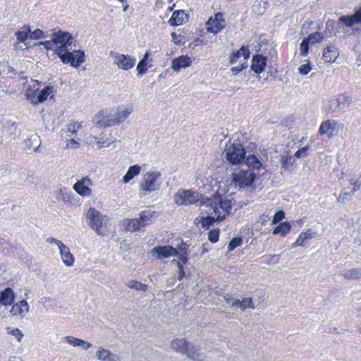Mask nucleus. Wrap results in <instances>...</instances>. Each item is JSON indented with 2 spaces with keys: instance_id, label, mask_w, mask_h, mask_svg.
<instances>
[{
  "instance_id": "603ef678",
  "label": "nucleus",
  "mask_w": 361,
  "mask_h": 361,
  "mask_svg": "<svg viewBox=\"0 0 361 361\" xmlns=\"http://www.w3.org/2000/svg\"><path fill=\"white\" fill-rule=\"evenodd\" d=\"M93 139H94V142L98 145L99 148L107 147L110 145L109 142H107L106 141L104 140L102 138L99 139L96 137H94Z\"/></svg>"
},
{
  "instance_id": "423d86ee",
  "label": "nucleus",
  "mask_w": 361,
  "mask_h": 361,
  "mask_svg": "<svg viewBox=\"0 0 361 361\" xmlns=\"http://www.w3.org/2000/svg\"><path fill=\"white\" fill-rule=\"evenodd\" d=\"M171 348L195 361H203L205 357L199 345H193L185 338L173 339L171 343Z\"/></svg>"
},
{
  "instance_id": "0e129e2a",
  "label": "nucleus",
  "mask_w": 361,
  "mask_h": 361,
  "mask_svg": "<svg viewBox=\"0 0 361 361\" xmlns=\"http://www.w3.org/2000/svg\"><path fill=\"white\" fill-rule=\"evenodd\" d=\"M32 140H33V139H32V137H30L27 138V139L25 140V143H26V145H31V143H32Z\"/></svg>"
},
{
  "instance_id": "7ed1b4c3",
  "label": "nucleus",
  "mask_w": 361,
  "mask_h": 361,
  "mask_svg": "<svg viewBox=\"0 0 361 361\" xmlns=\"http://www.w3.org/2000/svg\"><path fill=\"white\" fill-rule=\"evenodd\" d=\"M133 109L132 104H127L118 106L114 111H101L94 117V123L99 128L120 125L129 117Z\"/></svg>"
},
{
  "instance_id": "ea45409f",
  "label": "nucleus",
  "mask_w": 361,
  "mask_h": 361,
  "mask_svg": "<svg viewBox=\"0 0 361 361\" xmlns=\"http://www.w3.org/2000/svg\"><path fill=\"white\" fill-rule=\"evenodd\" d=\"M339 22L343 23L348 27H352L355 24H357L353 15L343 16L339 18Z\"/></svg>"
},
{
  "instance_id": "bf43d9fd",
  "label": "nucleus",
  "mask_w": 361,
  "mask_h": 361,
  "mask_svg": "<svg viewBox=\"0 0 361 361\" xmlns=\"http://www.w3.org/2000/svg\"><path fill=\"white\" fill-rule=\"evenodd\" d=\"M178 267L179 269L178 280H181L184 276L183 267L180 262H178Z\"/></svg>"
},
{
  "instance_id": "f3484780",
  "label": "nucleus",
  "mask_w": 361,
  "mask_h": 361,
  "mask_svg": "<svg viewBox=\"0 0 361 361\" xmlns=\"http://www.w3.org/2000/svg\"><path fill=\"white\" fill-rule=\"evenodd\" d=\"M151 252L157 259L167 258L179 255L177 249L171 245L154 247Z\"/></svg>"
},
{
  "instance_id": "20e7f679",
  "label": "nucleus",
  "mask_w": 361,
  "mask_h": 361,
  "mask_svg": "<svg viewBox=\"0 0 361 361\" xmlns=\"http://www.w3.org/2000/svg\"><path fill=\"white\" fill-rule=\"evenodd\" d=\"M207 209V214H215L217 220H224L230 213L232 207L231 201L228 199H223L221 197H214L207 200L205 202H202Z\"/></svg>"
},
{
  "instance_id": "473e14b6",
  "label": "nucleus",
  "mask_w": 361,
  "mask_h": 361,
  "mask_svg": "<svg viewBox=\"0 0 361 361\" xmlns=\"http://www.w3.org/2000/svg\"><path fill=\"white\" fill-rule=\"evenodd\" d=\"M291 229V225L288 222L280 223L272 231L274 235H280L283 237L288 234Z\"/></svg>"
},
{
  "instance_id": "f704fd0d",
  "label": "nucleus",
  "mask_w": 361,
  "mask_h": 361,
  "mask_svg": "<svg viewBox=\"0 0 361 361\" xmlns=\"http://www.w3.org/2000/svg\"><path fill=\"white\" fill-rule=\"evenodd\" d=\"M217 220V216L215 214H207L206 216H202L200 221L202 228L208 229L215 221H220Z\"/></svg>"
},
{
  "instance_id": "4c0bfd02",
  "label": "nucleus",
  "mask_w": 361,
  "mask_h": 361,
  "mask_svg": "<svg viewBox=\"0 0 361 361\" xmlns=\"http://www.w3.org/2000/svg\"><path fill=\"white\" fill-rule=\"evenodd\" d=\"M126 285L128 288L146 292L148 290V286L146 284L142 283L136 280L129 281Z\"/></svg>"
},
{
  "instance_id": "c756f323",
  "label": "nucleus",
  "mask_w": 361,
  "mask_h": 361,
  "mask_svg": "<svg viewBox=\"0 0 361 361\" xmlns=\"http://www.w3.org/2000/svg\"><path fill=\"white\" fill-rule=\"evenodd\" d=\"M188 245L183 240H180L175 247L179 253L177 256L183 264H185L188 261Z\"/></svg>"
},
{
  "instance_id": "c03bdc74",
  "label": "nucleus",
  "mask_w": 361,
  "mask_h": 361,
  "mask_svg": "<svg viewBox=\"0 0 361 361\" xmlns=\"http://www.w3.org/2000/svg\"><path fill=\"white\" fill-rule=\"evenodd\" d=\"M309 44H310L305 38L300 44V54L302 56H306L309 50Z\"/></svg>"
},
{
  "instance_id": "79ce46f5",
  "label": "nucleus",
  "mask_w": 361,
  "mask_h": 361,
  "mask_svg": "<svg viewBox=\"0 0 361 361\" xmlns=\"http://www.w3.org/2000/svg\"><path fill=\"white\" fill-rule=\"evenodd\" d=\"M80 128V124L78 122L70 123L69 125H68L66 130V135L68 137L72 136L73 135L77 133Z\"/></svg>"
},
{
  "instance_id": "864d4df0",
  "label": "nucleus",
  "mask_w": 361,
  "mask_h": 361,
  "mask_svg": "<svg viewBox=\"0 0 361 361\" xmlns=\"http://www.w3.org/2000/svg\"><path fill=\"white\" fill-rule=\"evenodd\" d=\"M310 66L309 63L301 65L298 68V72L302 75H306L310 71Z\"/></svg>"
},
{
  "instance_id": "58836bf2",
  "label": "nucleus",
  "mask_w": 361,
  "mask_h": 361,
  "mask_svg": "<svg viewBox=\"0 0 361 361\" xmlns=\"http://www.w3.org/2000/svg\"><path fill=\"white\" fill-rule=\"evenodd\" d=\"M343 276L346 279L349 280L359 279L361 278V269H353L348 270L345 271Z\"/></svg>"
},
{
  "instance_id": "ddd939ff",
  "label": "nucleus",
  "mask_w": 361,
  "mask_h": 361,
  "mask_svg": "<svg viewBox=\"0 0 361 361\" xmlns=\"http://www.w3.org/2000/svg\"><path fill=\"white\" fill-rule=\"evenodd\" d=\"M54 97V87L51 86H46L43 88L37 97L32 94L30 92L27 94V100L33 105H37L47 100L49 98L51 99Z\"/></svg>"
},
{
  "instance_id": "a211bd4d",
  "label": "nucleus",
  "mask_w": 361,
  "mask_h": 361,
  "mask_svg": "<svg viewBox=\"0 0 361 361\" xmlns=\"http://www.w3.org/2000/svg\"><path fill=\"white\" fill-rule=\"evenodd\" d=\"M352 102L351 98L345 94L339 95L337 98L330 100L332 111H345Z\"/></svg>"
},
{
  "instance_id": "7c9ffc66",
  "label": "nucleus",
  "mask_w": 361,
  "mask_h": 361,
  "mask_svg": "<svg viewBox=\"0 0 361 361\" xmlns=\"http://www.w3.org/2000/svg\"><path fill=\"white\" fill-rule=\"evenodd\" d=\"M233 302V307L239 308L242 311H244L247 308H255L252 299L251 298H244L242 300L238 299V300L234 301Z\"/></svg>"
},
{
  "instance_id": "0eeeda50",
  "label": "nucleus",
  "mask_w": 361,
  "mask_h": 361,
  "mask_svg": "<svg viewBox=\"0 0 361 361\" xmlns=\"http://www.w3.org/2000/svg\"><path fill=\"white\" fill-rule=\"evenodd\" d=\"M224 157L232 165L239 164L242 161H245V150L238 140L231 142L228 140L225 146Z\"/></svg>"
},
{
  "instance_id": "69168bd1",
  "label": "nucleus",
  "mask_w": 361,
  "mask_h": 361,
  "mask_svg": "<svg viewBox=\"0 0 361 361\" xmlns=\"http://www.w3.org/2000/svg\"><path fill=\"white\" fill-rule=\"evenodd\" d=\"M271 259H272L273 260L276 261V262H278V261H279V256H278V255H273V256L271 257Z\"/></svg>"
},
{
  "instance_id": "6ab92c4d",
  "label": "nucleus",
  "mask_w": 361,
  "mask_h": 361,
  "mask_svg": "<svg viewBox=\"0 0 361 361\" xmlns=\"http://www.w3.org/2000/svg\"><path fill=\"white\" fill-rule=\"evenodd\" d=\"M30 311V306L25 300L14 303L10 310L13 316L23 319Z\"/></svg>"
},
{
  "instance_id": "4d7b16f0",
  "label": "nucleus",
  "mask_w": 361,
  "mask_h": 361,
  "mask_svg": "<svg viewBox=\"0 0 361 361\" xmlns=\"http://www.w3.org/2000/svg\"><path fill=\"white\" fill-rule=\"evenodd\" d=\"M40 44L44 45V48H46L47 49H51L53 48V46L55 45V43L54 42L53 37H52L51 40L41 42Z\"/></svg>"
},
{
  "instance_id": "6e6d98bb",
  "label": "nucleus",
  "mask_w": 361,
  "mask_h": 361,
  "mask_svg": "<svg viewBox=\"0 0 361 361\" xmlns=\"http://www.w3.org/2000/svg\"><path fill=\"white\" fill-rule=\"evenodd\" d=\"M224 298L226 301V302L228 305H231V306L233 307V303H234L233 302L234 301H236L238 300V299H235L234 298H233L231 295L229 294H226L224 296Z\"/></svg>"
},
{
  "instance_id": "e433bc0d",
  "label": "nucleus",
  "mask_w": 361,
  "mask_h": 361,
  "mask_svg": "<svg viewBox=\"0 0 361 361\" xmlns=\"http://www.w3.org/2000/svg\"><path fill=\"white\" fill-rule=\"evenodd\" d=\"M6 331L7 334L15 337L18 343H21L24 334L19 329L7 326Z\"/></svg>"
},
{
  "instance_id": "1a4fd4ad",
  "label": "nucleus",
  "mask_w": 361,
  "mask_h": 361,
  "mask_svg": "<svg viewBox=\"0 0 361 361\" xmlns=\"http://www.w3.org/2000/svg\"><path fill=\"white\" fill-rule=\"evenodd\" d=\"M160 177L161 173L158 171H149L144 173L139 185L140 190L149 193L159 190L161 185L159 182Z\"/></svg>"
},
{
  "instance_id": "37998d69",
  "label": "nucleus",
  "mask_w": 361,
  "mask_h": 361,
  "mask_svg": "<svg viewBox=\"0 0 361 361\" xmlns=\"http://www.w3.org/2000/svg\"><path fill=\"white\" fill-rule=\"evenodd\" d=\"M39 82L37 80L32 81L26 90L25 97L27 99V94L30 92L32 94L36 96V92L39 90Z\"/></svg>"
},
{
  "instance_id": "052dcab7",
  "label": "nucleus",
  "mask_w": 361,
  "mask_h": 361,
  "mask_svg": "<svg viewBox=\"0 0 361 361\" xmlns=\"http://www.w3.org/2000/svg\"><path fill=\"white\" fill-rule=\"evenodd\" d=\"M305 153H306V147H302V149L298 150L295 153V157L297 158H300V157L304 156Z\"/></svg>"
},
{
  "instance_id": "9d476101",
  "label": "nucleus",
  "mask_w": 361,
  "mask_h": 361,
  "mask_svg": "<svg viewBox=\"0 0 361 361\" xmlns=\"http://www.w3.org/2000/svg\"><path fill=\"white\" fill-rule=\"evenodd\" d=\"M155 212L152 210H145L140 212V217L128 220L126 228V230L134 232L144 228L145 226L151 224L152 218Z\"/></svg>"
},
{
  "instance_id": "3c124183",
  "label": "nucleus",
  "mask_w": 361,
  "mask_h": 361,
  "mask_svg": "<svg viewBox=\"0 0 361 361\" xmlns=\"http://www.w3.org/2000/svg\"><path fill=\"white\" fill-rule=\"evenodd\" d=\"M29 34H30V38L32 39H38L43 37V32H42V30H41L39 29H36L33 32L30 31V32Z\"/></svg>"
},
{
  "instance_id": "13d9d810",
  "label": "nucleus",
  "mask_w": 361,
  "mask_h": 361,
  "mask_svg": "<svg viewBox=\"0 0 361 361\" xmlns=\"http://www.w3.org/2000/svg\"><path fill=\"white\" fill-rule=\"evenodd\" d=\"M353 16L357 24H361V7L357 9L355 13Z\"/></svg>"
},
{
  "instance_id": "f8f14e48",
  "label": "nucleus",
  "mask_w": 361,
  "mask_h": 361,
  "mask_svg": "<svg viewBox=\"0 0 361 361\" xmlns=\"http://www.w3.org/2000/svg\"><path fill=\"white\" fill-rule=\"evenodd\" d=\"M226 23L223 14L218 13L214 17H211L206 23V28L208 32L217 34L225 27Z\"/></svg>"
},
{
  "instance_id": "6e6552de",
  "label": "nucleus",
  "mask_w": 361,
  "mask_h": 361,
  "mask_svg": "<svg viewBox=\"0 0 361 361\" xmlns=\"http://www.w3.org/2000/svg\"><path fill=\"white\" fill-rule=\"evenodd\" d=\"M200 202V208L204 207L205 202L197 191L193 190L179 189L174 196V202L178 205H190Z\"/></svg>"
},
{
  "instance_id": "de8ad7c7",
  "label": "nucleus",
  "mask_w": 361,
  "mask_h": 361,
  "mask_svg": "<svg viewBox=\"0 0 361 361\" xmlns=\"http://www.w3.org/2000/svg\"><path fill=\"white\" fill-rule=\"evenodd\" d=\"M285 214L284 212L282 210H279L275 213V214L273 216L271 224H276L279 223L280 221H281L283 219H284Z\"/></svg>"
},
{
  "instance_id": "412c9836",
  "label": "nucleus",
  "mask_w": 361,
  "mask_h": 361,
  "mask_svg": "<svg viewBox=\"0 0 361 361\" xmlns=\"http://www.w3.org/2000/svg\"><path fill=\"white\" fill-rule=\"evenodd\" d=\"M267 66V57L262 54L253 56L251 63V69L257 74L262 73Z\"/></svg>"
},
{
  "instance_id": "a878e982",
  "label": "nucleus",
  "mask_w": 361,
  "mask_h": 361,
  "mask_svg": "<svg viewBox=\"0 0 361 361\" xmlns=\"http://www.w3.org/2000/svg\"><path fill=\"white\" fill-rule=\"evenodd\" d=\"M240 56H243V62L247 61V59L250 57V50L248 47L242 46L238 51L233 52L229 57L230 63H235Z\"/></svg>"
},
{
  "instance_id": "5701e85b",
  "label": "nucleus",
  "mask_w": 361,
  "mask_h": 361,
  "mask_svg": "<svg viewBox=\"0 0 361 361\" xmlns=\"http://www.w3.org/2000/svg\"><path fill=\"white\" fill-rule=\"evenodd\" d=\"M340 55L338 48L335 45L331 44L324 50L323 58L326 63H334Z\"/></svg>"
},
{
  "instance_id": "72a5a7b5",
  "label": "nucleus",
  "mask_w": 361,
  "mask_h": 361,
  "mask_svg": "<svg viewBox=\"0 0 361 361\" xmlns=\"http://www.w3.org/2000/svg\"><path fill=\"white\" fill-rule=\"evenodd\" d=\"M149 54L148 51H146L144 54V56L142 60L138 63L136 71H137V75H142L147 71V66L149 62Z\"/></svg>"
},
{
  "instance_id": "a18cd8bd",
  "label": "nucleus",
  "mask_w": 361,
  "mask_h": 361,
  "mask_svg": "<svg viewBox=\"0 0 361 361\" xmlns=\"http://www.w3.org/2000/svg\"><path fill=\"white\" fill-rule=\"evenodd\" d=\"M242 243V239L240 238H233L228 245V249L229 251H232L237 247L240 246Z\"/></svg>"
},
{
  "instance_id": "cd10ccee",
  "label": "nucleus",
  "mask_w": 361,
  "mask_h": 361,
  "mask_svg": "<svg viewBox=\"0 0 361 361\" xmlns=\"http://www.w3.org/2000/svg\"><path fill=\"white\" fill-rule=\"evenodd\" d=\"M187 19V14L183 11L179 10L173 13L169 20L171 26H178L182 25Z\"/></svg>"
},
{
  "instance_id": "4468645a",
  "label": "nucleus",
  "mask_w": 361,
  "mask_h": 361,
  "mask_svg": "<svg viewBox=\"0 0 361 361\" xmlns=\"http://www.w3.org/2000/svg\"><path fill=\"white\" fill-rule=\"evenodd\" d=\"M93 185L92 180L87 176L78 180L74 185L73 189L80 195L89 197L92 195L90 186Z\"/></svg>"
},
{
  "instance_id": "f03ea898",
  "label": "nucleus",
  "mask_w": 361,
  "mask_h": 361,
  "mask_svg": "<svg viewBox=\"0 0 361 361\" xmlns=\"http://www.w3.org/2000/svg\"><path fill=\"white\" fill-rule=\"evenodd\" d=\"M247 169H240L231 175V184L239 190L252 188L253 183L258 175L255 170L262 168V162L254 154H249L245 161Z\"/></svg>"
},
{
  "instance_id": "aec40b11",
  "label": "nucleus",
  "mask_w": 361,
  "mask_h": 361,
  "mask_svg": "<svg viewBox=\"0 0 361 361\" xmlns=\"http://www.w3.org/2000/svg\"><path fill=\"white\" fill-rule=\"evenodd\" d=\"M64 343H67L73 347L80 348L84 350H87L92 347V344L86 341L75 338L71 336H66L62 338Z\"/></svg>"
},
{
  "instance_id": "5fc2aeb1",
  "label": "nucleus",
  "mask_w": 361,
  "mask_h": 361,
  "mask_svg": "<svg viewBox=\"0 0 361 361\" xmlns=\"http://www.w3.org/2000/svg\"><path fill=\"white\" fill-rule=\"evenodd\" d=\"M80 144L78 141L75 140L74 139H70L67 140L66 142V147L70 149H76L79 147Z\"/></svg>"
},
{
  "instance_id": "338daca9",
  "label": "nucleus",
  "mask_w": 361,
  "mask_h": 361,
  "mask_svg": "<svg viewBox=\"0 0 361 361\" xmlns=\"http://www.w3.org/2000/svg\"><path fill=\"white\" fill-rule=\"evenodd\" d=\"M128 6H128V4H124V5H123V11H127V9L128 8Z\"/></svg>"
},
{
  "instance_id": "39448f33",
  "label": "nucleus",
  "mask_w": 361,
  "mask_h": 361,
  "mask_svg": "<svg viewBox=\"0 0 361 361\" xmlns=\"http://www.w3.org/2000/svg\"><path fill=\"white\" fill-rule=\"evenodd\" d=\"M87 225L102 236L107 235L109 233L108 223L109 219L107 216L103 215L95 208H90L85 214Z\"/></svg>"
},
{
  "instance_id": "393cba45",
  "label": "nucleus",
  "mask_w": 361,
  "mask_h": 361,
  "mask_svg": "<svg viewBox=\"0 0 361 361\" xmlns=\"http://www.w3.org/2000/svg\"><path fill=\"white\" fill-rule=\"evenodd\" d=\"M95 357L100 361H116L117 356L104 348H99L95 353Z\"/></svg>"
},
{
  "instance_id": "09e8293b",
  "label": "nucleus",
  "mask_w": 361,
  "mask_h": 361,
  "mask_svg": "<svg viewBox=\"0 0 361 361\" xmlns=\"http://www.w3.org/2000/svg\"><path fill=\"white\" fill-rule=\"evenodd\" d=\"M247 61H244V62L241 63L239 66L233 67L231 69V71L233 75H235L238 74L240 71H242L244 68H245L247 67Z\"/></svg>"
},
{
  "instance_id": "c9c22d12",
  "label": "nucleus",
  "mask_w": 361,
  "mask_h": 361,
  "mask_svg": "<svg viewBox=\"0 0 361 361\" xmlns=\"http://www.w3.org/2000/svg\"><path fill=\"white\" fill-rule=\"evenodd\" d=\"M30 32V27L28 25H24L20 30L16 32V37L18 42L23 43L27 38Z\"/></svg>"
},
{
  "instance_id": "f257e3e1",
  "label": "nucleus",
  "mask_w": 361,
  "mask_h": 361,
  "mask_svg": "<svg viewBox=\"0 0 361 361\" xmlns=\"http://www.w3.org/2000/svg\"><path fill=\"white\" fill-rule=\"evenodd\" d=\"M53 40L55 43V54L60 58L63 63H69L72 67L78 68L85 61V53L81 50L68 49L74 39L72 35L62 30H58L53 34Z\"/></svg>"
},
{
  "instance_id": "b1692460",
  "label": "nucleus",
  "mask_w": 361,
  "mask_h": 361,
  "mask_svg": "<svg viewBox=\"0 0 361 361\" xmlns=\"http://www.w3.org/2000/svg\"><path fill=\"white\" fill-rule=\"evenodd\" d=\"M318 233L317 231H314L311 229H307L305 231L302 232L298 238L296 239L295 242L292 244V247H295L297 246H302L304 243L314 238L317 236Z\"/></svg>"
},
{
  "instance_id": "9b49d317",
  "label": "nucleus",
  "mask_w": 361,
  "mask_h": 361,
  "mask_svg": "<svg viewBox=\"0 0 361 361\" xmlns=\"http://www.w3.org/2000/svg\"><path fill=\"white\" fill-rule=\"evenodd\" d=\"M110 56L114 59L113 62L117 68L122 71H128L134 67L136 59L128 54H123L118 52L110 51Z\"/></svg>"
},
{
  "instance_id": "2f4dec72",
  "label": "nucleus",
  "mask_w": 361,
  "mask_h": 361,
  "mask_svg": "<svg viewBox=\"0 0 361 361\" xmlns=\"http://www.w3.org/2000/svg\"><path fill=\"white\" fill-rule=\"evenodd\" d=\"M141 168L139 165L135 164L130 166L122 178V181L124 183H128L135 176H137L140 172Z\"/></svg>"
},
{
  "instance_id": "a19ab883",
  "label": "nucleus",
  "mask_w": 361,
  "mask_h": 361,
  "mask_svg": "<svg viewBox=\"0 0 361 361\" xmlns=\"http://www.w3.org/2000/svg\"><path fill=\"white\" fill-rule=\"evenodd\" d=\"M310 44H315L322 41L324 36L320 32H314L309 35L306 38Z\"/></svg>"
},
{
  "instance_id": "bb28decb",
  "label": "nucleus",
  "mask_w": 361,
  "mask_h": 361,
  "mask_svg": "<svg viewBox=\"0 0 361 361\" xmlns=\"http://www.w3.org/2000/svg\"><path fill=\"white\" fill-rule=\"evenodd\" d=\"M15 299V294L13 290L10 288L4 289L0 293V304L1 305H9L12 304Z\"/></svg>"
},
{
  "instance_id": "e2e57ef3",
  "label": "nucleus",
  "mask_w": 361,
  "mask_h": 361,
  "mask_svg": "<svg viewBox=\"0 0 361 361\" xmlns=\"http://www.w3.org/2000/svg\"><path fill=\"white\" fill-rule=\"evenodd\" d=\"M176 36H177V35H176V34L175 32H171V38L173 39V42H174V43H175V44H178V42H176Z\"/></svg>"
},
{
  "instance_id": "c85d7f7f",
  "label": "nucleus",
  "mask_w": 361,
  "mask_h": 361,
  "mask_svg": "<svg viewBox=\"0 0 361 361\" xmlns=\"http://www.w3.org/2000/svg\"><path fill=\"white\" fill-rule=\"evenodd\" d=\"M61 259L65 265L71 267L73 264L74 257L70 252V249L68 246L65 245L63 247L59 250Z\"/></svg>"
},
{
  "instance_id": "49530a36",
  "label": "nucleus",
  "mask_w": 361,
  "mask_h": 361,
  "mask_svg": "<svg viewBox=\"0 0 361 361\" xmlns=\"http://www.w3.org/2000/svg\"><path fill=\"white\" fill-rule=\"evenodd\" d=\"M219 229H214L209 232L208 238L210 242L216 243L219 240Z\"/></svg>"
},
{
  "instance_id": "4be33fe9",
  "label": "nucleus",
  "mask_w": 361,
  "mask_h": 361,
  "mask_svg": "<svg viewBox=\"0 0 361 361\" xmlns=\"http://www.w3.org/2000/svg\"><path fill=\"white\" fill-rule=\"evenodd\" d=\"M191 63V59L188 55H182L173 59L171 68L174 71H179L182 68L190 66Z\"/></svg>"
},
{
  "instance_id": "dca6fc26",
  "label": "nucleus",
  "mask_w": 361,
  "mask_h": 361,
  "mask_svg": "<svg viewBox=\"0 0 361 361\" xmlns=\"http://www.w3.org/2000/svg\"><path fill=\"white\" fill-rule=\"evenodd\" d=\"M340 130V125L334 120H327L323 122L319 128L322 135H326L329 138L336 136Z\"/></svg>"
},
{
  "instance_id": "8fccbe9b",
  "label": "nucleus",
  "mask_w": 361,
  "mask_h": 361,
  "mask_svg": "<svg viewBox=\"0 0 361 361\" xmlns=\"http://www.w3.org/2000/svg\"><path fill=\"white\" fill-rule=\"evenodd\" d=\"M46 241L50 244L56 245L58 247L59 250L61 249L62 247H63V246L66 245L61 240L52 237L47 238Z\"/></svg>"
},
{
  "instance_id": "680f3d73",
  "label": "nucleus",
  "mask_w": 361,
  "mask_h": 361,
  "mask_svg": "<svg viewBox=\"0 0 361 361\" xmlns=\"http://www.w3.org/2000/svg\"><path fill=\"white\" fill-rule=\"evenodd\" d=\"M50 301H51V298L49 297H44V298H41V300H40V302L42 305H45L46 303H48Z\"/></svg>"
},
{
  "instance_id": "774afa93",
  "label": "nucleus",
  "mask_w": 361,
  "mask_h": 361,
  "mask_svg": "<svg viewBox=\"0 0 361 361\" xmlns=\"http://www.w3.org/2000/svg\"><path fill=\"white\" fill-rule=\"evenodd\" d=\"M261 218H264V219L263 221H265L266 219H269V216L267 215L262 214Z\"/></svg>"
},
{
  "instance_id": "2eb2a0df",
  "label": "nucleus",
  "mask_w": 361,
  "mask_h": 361,
  "mask_svg": "<svg viewBox=\"0 0 361 361\" xmlns=\"http://www.w3.org/2000/svg\"><path fill=\"white\" fill-rule=\"evenodd\" d=\"M350 184L353 186V188H345L338 197V202H345L346 200H350L355 192L361 190V180L357 178H352Z\"/></svg>"
}]
</instances>
